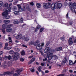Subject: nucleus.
Masks as SVG:
<instances>
[{"label": "nucleus", "instance_id": "1", "mask_svg": "<svg viewBox=\"0 0 76 76\" xmlns=\"http://www.w3.org/2000/svg\"><path fill=\"white\" fill-rule=\"evenodd\" d=\"M11 7L9 9H4V12L2 13V15L3 16L4 19H8L10 18V16L8 15L9 13V12H11Z\"/></svg>", "mask_w": 76, "mask_h": 76}, {"label": "nucleus", "instance_id": "2", "mask_svg": "<svg viewBox=\"0 0 76 76\" xmlns=\"http://www.w3.org/2000/svg\"><path fill=\"white\" fill-rule=\"evenodd\" d=\"M48 4L50 6L51 5V8L52 10H54L55 9H60L62 6V4L61 3H58L57 4L56 3H52V4L51 3H48Z\"/></svg>", "mask_w": 76, "mask_h": 76}, {"label": "nucleus", "instance_id": "3", "mask_svg": "<svg viewBox=\"0 0 76 76\" xmlns=\"http://www.w3.org/2000/svg\"><path fill=\"white\" fill-rule=\"evenodd\" d=\"M19 56V53L18 52H15L14 54L12 55V57L13 58H12L11 56L9 55L8 57V60H11L12 61H14V60H18V57Z\"/></svg>", "mask_w": 76, "mask_h": 76}, {"label": "nucleus", "instance_id": "4", "mask_svg": "<svg viewBox=\"0 0 76 76\" xmlns=\"http://www.w3.org/2000/svg\"><path fill=\"white\" fill-rule=\"evenodd\" d=\"M56 50L52 49L51 50H50V52H48V58L49 60H51L52 58H53V57L54 56L53 55V53L54 52H56Z\"/></svg>", "mask_w": 76, "mask_h": 76}, {"label": "nucleus", "instance_id": "5", "mask_svg": "<svg viewBox=\"0 0 76 76\" xmlns=\"http://www.w3.org/2000/svg\"><path fill=\"white\" fill-rule=\"evenodd\" d=\"M48 3H48L47 4L46 3H44L43 4V7L45 8V9H47L48 8H49V7H51V5H50L48 4Z\"/></svg>", "mask_w": 76, "mask_h": 76}, {"label": "nucleus", "instance_id": "6", "mask_svg": "<svg viewBox=\"0 0 76 76\" xmlns=\"http://www.w3.org/2000/svg\"><path fill=\"white\" fill-rule=\"evenodd\" d=\"M73 42L72 41V38L71 37L68 40L69 45H72Z\"/></svg>", "mask_w": 76, "mask_h": 76}, {"label": "nucleus", "instance_id": "7", "mask_svg": "<svg viewBox=\"0 0 76 76\" xmlns=\"http://www.w3.org/2000/svg\"><path fill=\"white\" fill-rule=\"evenodd\" d=\"M37 49L38 50H41L42 48V47L41 46V45L39 44L37 46Z\"/></svg>", "mask_w": 76, "mask_h": 76}, {"label": "nucleus", "instance_id": "8", "mask_svg": "<svg viewBox=\"0 0 76 76\" xmlns=\"http://www.w3.org/2000/svg\"><path fill=\"white\" fill-rule=\"evenodd\" d=\"M35 60V58H33L30 61H29L28 63V64H32L34 61Z\"/></svg>", "mask_w": 76, "mask_h": 76}, {"label": "nucleus", "instance_id": "9", "mask_svg": "<svg viewBox=\"0 0 76 76\" xmlns=\"http://www.w3.org/2000/svg\"><path fill=\"white\" fill-rule=\"evenodd\" d=\"M49 51H50V48L47 47L44 50V52L45 53H48Z\"/></svg>", "mask_w": 76, "mask_h": 76}, {"label": "nucleus", "instance_id": "10", "mask_svg": "<svg viewBox=\"0 0 76 76\" xmlns=\"http://www.w3.org/2000/svg\"><path fill=\"white\" fill-rule=\"evenodd\" d=\"M76 63V60L74 62V63H73V62L71 60H69V65H72V64H75Z\"/></svg>", "mask_w": 76, "mask_h": 76}, {"label": "nucleus", "instance_id": "11", "mask_svg": "<svg viewBox=\"0 0 76 76\" xmlns=\"http://www.w3.org/2000/svg\"><path fill=\"white\" fill-rule=\"evenodd\" d=\"M16 72H17V73H16L13 74V76H18V75H19V70H17L16 71Z\"/></svg>", "mask_w": 76, "mask_h": 76}, {"label": "nucleus", "instance_id": "12", "mask_svg": "<svg viewBox=\"0 0 76 76\" xmlns=\"http://www.w3.org/2000/svg\"><path fill=\"white\" fill-rule=\"evenodd\" d=\"M23 39H24L25 41H28L29 40V38L28 37H24V38H23Z\"/></svg>", "mask_w": 76, "mask_h": 76}, {"label": "nucleus", "instance_id": "13", "mask_svg": "<svg viewBox=\"0 0 76 76\" xmlns=\"http://www.w3.org/2000/svg\"><path fill=\"white\" fill-rule=\"evenodd\" d=\"M12 28H7L6 30V32H11L12 31Z\"/></svg>", "mask_w": 76, "mask_h": 76}, {"label": "nucleus", "instance_id": "14", "mask_svg": "<svg viewBox=\"0 0 76 76\" xmlns=\"http://www.w3.org/2000/svg\"><path fill=\"white\" fill-rule=\"evenodd\" d=\"M3 7H7L8 9L9 8V4L7 3H6L4 4Z\"/></svg>", "mask_w": 76, "mask_h": 76}, {"label": "nucleus", "instance_id": "15", "mask_svg": "<svg viewBox=\"0 0 76 76\" xmlns=\"http://www.w3.org/2000/svg\"><path fill=\"white\" fill-rule=\"evenodd\" d=\"M4 22L5 23H6V24H7L8 23H10V20H4Z\"/></svg>", "mask_w": 76, "mask_h": 76}, {"label": "nucleus", "instance_id": "16", "mask_svg": "<svg viewBox=\"0 0 76 76\" xmlns=\"http://www.w3.org/2000/svg\"><path fill=\"white\" fill-rule=\"evenodd\" d=\"M20 54L21 56H25V52L24 50H22L20 52Z\"/></svg>", "mask_w": 76, "mask_h": 76}, {"label": "nucleus", "instance_id": "17", "mask_svg": "<svg viewBox=\"0 0 76 76\" xmlns=\"http://www.w3.org/2000/svg\"><path fill=\"white\" fill-rule=\"evenodd\" d=\"M67 62V58H66V57H65L64 59H63L62 60V63H66Z\"/></svg>", "mask_w": 76, "mask_h": 76}, {"label": "nucleus", "instance_id": "18", "mask_svg": "<svg viewBox=\"0 0 76 76\" xmlns=\"http://www.w3.org/2000/svg\"><path fill=\"white\" fill-rule=\"evenodd\" d=\"M7 64L8 65V66H12V63L11 62L9 61L7 63Z\"/></svg>", "mask_w": 76, "mask_h": 76}, {"label": "nucleus", "instance_id": "19", "mask_svg": "<svg viewBox=\"0 0 76 76\" xmlns=\"http://www.w3.org/2000/svg\"><path fill=\"white\" fill-rule=\"evenodd\" d=\"M63 48H62V47H58L56 50V51H61V50H62Z\"/></svg>", "mask_w": 76, "mask_h": 76}, {"label": "nucleus", "instance_id": "20", "mask_svg": "<svg viewBox=\"0 0 76 76\" xmlns=\"http://www.w3.org/2000/svg\"><path fill=\"white\" fill-rule=\"evenodd\" d=\"M12 10L13 11L16 10H17V7L16 6H14L12 8Z\"/></svg>", "mask_w": 76, "mask_h": 76}, {"label": "nucleus", "instance_id": "21", "mask_svg": "<svg viewBox=\"0 0 76 76\" xmlns=\"http://www.w3.org/2000/svg\"><path fill=\"white\" fill-rule=\"evenodd\" d=\"M12 47H7L6 48L4 49L6 50H10V49H12Z\"/></svg>", "mask_w": 76, "mask_h": 76}, {"label": "nucleus", "instance_id": "22", "mask_svg": "<svg viewBox=\"0 0 76 76\" xmlns=\"http://www.w3.org/2000/svg\"><path fill=\"white\" fill-rule=\"evenodd\" d=\"M13 23H14V24H18V23H19V21H18V20H15L13 22Z\"/></svg>", "mask_w": 76, "mask_h": 76}, {"label": "nucleus", "instance_id": "23", "mask_svg": "<svg viewBox=\"0 0 76 76\" xmlns=\"http://www.w3.org/2000/svg\"><path fill=\"white\" fill-rule=\"evenodd\" d=\"M36 5L37 8H40L41 7V5L39 3H37Z\"/></svg>", "mask_w": 76, "mask_h": 76}, {"label": "nucleus", "instance_id": "24", "mask_svg": "<svg viewBox=\"0 0 76 76\" xmlns=\"http://www.w3.org/2000/svg\"><path fill=\"white\" fill-rule=\"evenodd\" d=\"M8 75L10 76V75H12V74H13L14 72H8Z\"/></svg>", "mask_w": 76, "mask_h": 76}, {"label": "nucleus", "instance_id": "25", "mask_svg": "<svg viewBox=\"0 0 76 76\" xmlns=\"http://www.w3.org/2000/svg\"><path fill=\"white\" fill-rule=\"evenodd\" d=\"M26 9H27V10L28 11H30L31 9L29 8V7L28 6V5H27L26 6Z\"/></svg>", "mask_w": 76, "mask_h": 76}, {"label": "nucleus", "instance_id": "26", "mask_svg": "<svg viewBox=\"0 0 76 76\" xmlns=\"http://www.w3.org/2000/svg\"><path fill=\"white\" fill-rule=\"evenodd\" d=\"M13 13H14V14H15V15H19V11H18L14 12H13Z\"/></svg>", "mask_w": 76, "mask_h": 76}, {"label": "nucleus", "instance_id": "27", "mask_svg": "<svg viewBox=\"0 0 76 76\" xmlns=\"http://www.w3.org/2000/svg\"><path fill=\"white\" fill-rule=\"evenodd\" d=\"M12 5H13V4H12V3H10L9 4V6L10 7L8 8H4V9H9L10 8V7H11V9H12V7L11 6H12Z\"/></svg>", "mask_w": 76, "mask_h": 76}, {"label": "nucleus", "instance_id": "28", "mask_svg": "<svg viewBox=\"0 0 76 76\" xmlns=\"http://www.w3.org/2000/svg\"><path fill=\"white\" fill-rule=\"evenodd\" d=\"M30 71L32 73H34V72H35V70L34 69V68H32L31 69H30Z\"/></svg>", "mask_w": 76, "mask_h": 76}, {"label": "nucleus", "instance_id": "29", "mask_svg": "<svg viewBox=\"0 0 76 76\" xmlns=\"http://www.w3.org/2000/svg\"><path fill=\"white\" fill-rule=\"evenodd\" d=\"M4 4V3L2 1H0V7H1L2 6H3Z\"/></svg>", "mask_w": 76, "mask_h": 76}, {"label": "nucleus", "instance_id": "30", "mask_svg": "<svg viewBox=\"0 0 76 76\" xmlns=\"http://www.w3.org/2000/svg\"><path fill=\"white\" fill-rule=\"evenodd\" d=\"M14 53V51L12 50H10L9 52V54H13Z\"/></svg>", "mask_w": 76, "mask_h": 76}, {"label": "nucleus", "instance_id": "31", "mask_svg": "<svg viewBox=\"0 0 76 76\" xmlns=\"http://www.w3.org/2000/svg\"><path fill=\"white\" fill-rule=\"evenodd\" d=\"M41 69H42V67H41V66H39L38 67V70L39 72H41Z\"/></svg>", "mask_w": 76, "mask_h": 76}, {"label": "nucleus", "instance_id": "32", "mask_svg": "<svg viewBox=\"0 0 76 76\" xmlns=\"http://www.w3.org/2000/svg\"><path fill=\"white\" fill-rule=\"evenodd\" d=\"M23 38H24V37H23L22 36V35L21 34H20L19 35V39H21L22 38V39H23Z\"/></svg>", "mask_w": 76, "mask_h": 76}, {"label": "nucleus", "instance_id": "33", "mask_svg": "<svg viewBox=\"0 0 76 76\" xmlns=\"http://www.w3.org/2000/svg\"><path fill=\"white\" fill-rule=\"evenodd\" d=\"M8 45H9V44L7 43H5V47H4V49L6 48L7 47V46H8Z\"/></svg>", "mask_w": 76, "mask_h": 76}, {"label": "nucleus", "instance_id": "34", "mask_svg": "<svg viewBox=\"0 0 76 76\" xmlns=\"http://www.w3.org/2000/svg\"><path fill=\"white\" fill-rule=\"evenodd\" d=\"M53 57H54V58H55V59H56V60L57 59H58V57H57V56H56L55 55H53Z\"/></svg>", "mask_w": 76, "mask_h": 76}, {"label": "nucleus", "instance_id": "35", "mask_svg": "<svg viewBox=\"0 0 76 76\" xmlns=\"http://www.w3.org/2000/svg\"><path fill=\"white\" fill-rule=\"evenodd\" d=\"M12 24H10L7 26V28H11L10 27H12Z\"/></svg>", "mask_w": 76, "mask_h": 76}, {"label": "nucleus", "instance_id": "36", "mask_svg": "<svg viewBox=\"0 0 76 76\" xmlns=\"http://www.w3.org/2000/svg\"><path fill=\"white\" fill-rule=\"evenodd\" d=\"M49 44H50V42H47L46 43V44L45 45L46 47H48V45H49Z\"/></svg>", "mask_w": 76, "mask_h": 76}, {"label": "nucleus", "instance_id": "37", "mask_svg": "<svg viewBox=\"0 0 76 76\" xmlns=\"http://www.w3.org/2000/svg\"><path fill=\"white\" fill-rule=\"evenodd\" d=\"M6 25H5V24H3L2 25V28H3L2 29H5V28H6Z\"/></svg>", "mask_w": 76, "mask_h": 76}, {"label": "nucleus", "instance_id": "38", "mask_svg": "<svg viewBox=\"0 0 76 76\" xmlns=\"http://www.w3.org/2000/svg\"><path fill=\"white\" fill-rule=\"evenodd\" d=\"M23 10L21 8V6L20 5L19 6V12H22Z\"/></svg>", "mask_w": 76, "mask_h": 76}, {"label": "nucleus", "instance_id": "39", "mask_svg": "<svg viewBox=\"0 0 76 76\" xmlns=\"http://www.w3.org/2000/svg\"><path fill=\"white\" fill-rule=\"evenodd\" d=\"M18 0H15V2H14L13 4H14V5H15V4H17V3H18Z\"/></svg>", "mask_w": 76, "mask_h": 76}, {"label": "nucleus", "instance_id": "40", "mask_svg": "<svg viewBox=\"0 0 76 76\" xmlns=\"http://www.w3.org/2000/svg\"><path fill=\"white\" fill-rule=\"evenodd\" d=\"M2 31L4 34H6V31L5 30V29H2Z\"/></svg>", "mask_w": 76, "mask_h": 76}, {"label": "nucleus", "instance_id": "41", "mask_svg": "<svg viewBox=\"0 0 76 76\" xmlns=\"http://www.w3.org/2000/svg\"><path fill=\"white\" fill-rule=\"evenodd\" d=\"M16 38L17 39H19V34H18L16 36Z\"/></svg>", "mask_w": 76, "mask_h": 76}, {"label": "nucleus", "instance_id": "42", "mask_svg": "<svg viewBox=\"0 0 76 76\" xmlns=\"http://www.w3.org/2000/svg\"><path fill=\"white\" fill-rule=\"evenodd\" d=\"M64 4L65 6H68V5L69 4L68 3H67V2H64Z\"/></svg>", "mask_w": 76, "mask_h": 76}, {"label": "nucleus", "instance_id": "43", "mask_svg": "<svg viewBox=\"0 0 76 76\" xmlns=\"http://www.w3.org/2000/svg\"><path fill=\"white\" fill-rule=\"evenodd\" d=\"M23 70V69L22 68H21L20 69H19V72H20H20H22Z\"/></svg>", "mask_w": 76, "mask_h": 76}, {"label": "nucleus", "instance_id": "44", "mask_svg": "<svg viewBox=\"0 0 76 76\" xmlns=\"http://www.w3.org/2000/svg\"><path fill=\"white\" fill-rule=\"evenodd\" d=\"M8 39H9V41H9V43L12 42V39L11 38V37H8Z\"/></svg>", "mask_w": 76, "mask_h": 76}, {"label": "nucleus", "instance_id": "45", "mask_svg": "<svg viewBox=\"0 0 76 76\" xmlns=\"http://www.w3.org/2000/svg\"><path fill=\"white\" fill-rule=\"evenodd\" d=\"M3 60H4V58L2 57V58L1 57H0V61H3Z\"/></svg>", "mask_w": 76, "mask_h": 76}, {"label": "nucleus", "instance_id": "46", "mask_svg": "<svg viewBox=\"0 0 76 76\" xmlns=\"http://www.w3.org/2000/svg\"><path fill=\"white\" fill-rule=\"evenodd\" d=\"M2 66H3V67H4V68H7V65H2V66H1V67H2Z\"/></svg>", "mask_w": 76, "mask_h": 76}, {"label": "nucleus", "instance_id": "47", "mask_svg": "<svg viewBox=\"0 0 76 76\" xmlns=\"http://www.w3.org/2000/svg\"><path fill=\"white\" fill-rule=\"evenodd\" d=\"M23 18H21L20 20V23H23Z\"/></svg>", "mask_w": 76, "mask_h": 76}, {"label": "nucleus", "instance_id": "48", "mask_svg": "<svg viewBox=\"0 0 76 76\" xmlns=\"http://www.w3.org/2000/svg\"><path fill=\"white\" fill-rule=\"evenodd\" d=\"M44 31V28H41L40 29V32H42V31Z\"/></svg>", "mask_w": 76, "mask_h": 76}, {"label": "nucleus", "instance_id": "49", "mask_svg": "<svg viewBox=\"0 0 76 76\" xmlns=\"http://www.w3.org/2000/svg\"><path fill=\"white\" fill-rule=\"evenodd\" d=\"M11 72H13L14 73V71H15V69L14 68H11Z\"/></svg>", "mask_w": 76, "mask_h": 76}, {"label": "nucleus", "instance_id": "50", "mask_svg": "<svg viewBox=\"0 0 76 76\" xmlns=\"http://www.w3.org/2000/svg\"><path fill=\"white\" fill-rule=\"evenodd\" d=\"M4 74L5 75H5H9L8 72H4Z\"/></svg>", "mask_w": 76, "mask_h": 76}, {"label": "nucleus", "instance_id": "51", "mask_svg": "<svg viewBox=\"0 0 76 76\" xmlns=\"http://www.w3.org/2000/svg\"><path fill=\"white\" fill-rule=\"evenodd\" d=\"M20 61L23 62L24 61V59L23 58H20Z\"/></svg>", "mask_w": 76, "mask_h": 76}, {"label": "nucleus", "instance_id": "52", "mask_svg": "<svg viewBox=\"0 0 76 76\" xmlns=\"http://www.w3.org/2000/svg\"><path fill=\"white\" fill-rule=\"evenodd\" d=\"M34 44V42H30L29 43V45H31L32 44Z\"/></svg>", "mask_w": 76, "mask_h": 76}, {"label": "nucleus", "instance_id": "53", "mask_svg": "<svg viewBox=\"0 0 76 76\" xmlns=\"http://www.w3.org/2000/svg\"><path fill=\"white\" fill-rule=\"evenodd\" d=\"M64 75H65V74H60L59 75H57V76H64Z\"/></svg>", "mask_w": 76, "mask_h": 76}, {"label": "nucleus", "instance_id": "54", "mask_svg": "<svg viewBox=\"0 0 76 76\" xmlns=\"http://www.w3.org/2000/svg\"><path fill=\"white\" fill-rule=\"evenodd\" d=\"M41 45L42 46V47H44V42H42L41 43Z\"/></svg>", "mask_w": 76, "mask_h": 76}, {"label": "nucleus", "instance_id": "55", "mask_svg": "<svg viewBox=\"0 0 76 76\" xmlns=\"http://www.w3.org/2000/svg\"><path fill=\"white\" fill-rule=\"evenodd\" d=\"M40 28H41V26H40V25H38L37 26V28L39 29Z\"/></svg>", "mask_w": 76, "mask_h": 76}, {"label": "nucleus", "instance_id": "56", "mask_svg": "<svg viewBox=\"0 0 76 76\" xmlns=\"http://www.w3.org/2000/svg\"><path fill=\"white\" fill-rule=\"evenodd\" d=\"M42 76H43L44 75H45V73L44 72L42 71Z\"/></svg>", "mask_w": 76, "mask_h": 76}, {"label": "nucleus", "instance_id": "57", "mask_svg": "<svg viewBox=\"0 0 76 76\" xmlns=\"http://www.w3.org/2000/svg\"><path fill=\"white\" fill-rule=\"evenodd\" d=\"M66 72V69H64L63 70V72H62V73H65Z\"/></svg>", "mask_w": 76, "mask_h": 76}, {"label": "nucleus", "instance_id": "58", "mask_svg": "<svg viewBox=\"0 0 76 76\" xmlns=\"http://www.w3.org/2000/svg\"><path fill=\"white\" fill-rule=\"evenodd\" d=\"M45 73H49V71L47 70H45Z\"/></svg>", "mask_w": 76, "mask_h": 76}, {"label": "nucleus", "instance_id": "59", "mask_svg": "<svg viewBox=\"0 0 76 76\" xmlns=\"http://www.w3.org/2000/svg\"><path fill=\"white\" fill-rule=\"evenodd\" d=\"M66 18H69V12H68L66 15Z\"/></svg>", "mask_w": 76, "mask_h": 76}, {"label": "nucleus", "instance_id": "60", "mask_svg": "<svg viewBox=\"0 0 76 76\" xmlns=\"http://www.w3.org/2000/svg\"><path fill=\"white\" fill-rule=\"evenodd\" d=\"M38 29H39L37 27L35 30V32H37V31H38Z\"/></svg>", "mask_w": 76, "mask_h": 76}, {"label": "nucleus", "instance_id": "61", "mask_svg": "<svg viewBox=\"0 0 76 76\" xmlns=\"http://www.w3.org/2000/svg\"><path fill=\"white\" fill-rule=\"evenodd\" d=\"M22 46L23 47H26V48H27V46H26L25 45H22Z\"/></svg>", "mask_w": 76, "mask_h": 76}, {"label": "nucleus", "instance_id": "62", "mask_svg": "<svg viewBox=\"0 0 76 76\" xmlns=\"http://www.w3.org/2000/svg\"><path fill=\"white\" fill-rule=\"evenodd\" d=\"M30 4L32 6H34V3L33 2H31L30 3Z\"/></svg>", "mask_w": 76, "mask_h": 76}, {"label": "nucleus", "instance_id": "63", "mask_svg": "<svg viewBox=\"0 0 76 76\" xmlns=\"http://www.w3.org/2000/svg\"><path fill=\"white\" fill-rule=\"evenodd\" d=\"M0 76H5L4 73V74H1L0 75Z\"/></svg>", "mask_w": 76, "mask_h": 76}, {"label": "nucleus", "instance_id": "64", "mask_svg": "<svg viewBox=\"0 0 76 76\" xmlns=\"http://www.w3.org/2000/svg\"><path fill=\"white\" fill-rule=\"evenodd\" d=\"M32 57H33V56H30L28 57V58H32Z\"/></svg>", "mask_w": 76, "mask_h": 76}]
</instances>
